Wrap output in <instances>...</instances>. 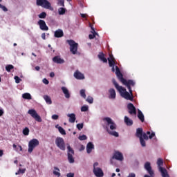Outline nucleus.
<instances>
[{
  "label": "nucleus",
  "mask_w": 177,
  "mask_h": 177,
  "mask_svg": "<svg viewBox=\"0 0 177 177\" xmlns=\"http://www.w3.org/2000/svg\"><path fill=\"white\" fill-rule=\"evenodd\" d=\"M115 74L118 80H120L123 85H126V86L129 89V91L130 92V93H128L126 88H124L122 86L118 85V83L115 82V80L113 79L112 82L115 86V88H116L117 91H119L120 96H122V97H124V99H126V100H133V95L132 94V89L131 88V86H135V82H133V80H127L124 79L122 73H121V71H120V68H118V66H115Z\"/></svg>",
  "instance_id": "nucleus-1"
},
{
  "label": "nucleus",
  "mask_w": 177,
  "mask_h": 177,
  "mask_svg": "<svg viewBox=\"0 0 177 177\" xmlns=\"http://www.w3.org/2000/svg\"><path fill=\"white\" fill-rule=\"evenodd\" d=\"M104 122V127L106 129V131L109 135H112V136H115V138H118V133L115 131L117 129V124L114 122V120L110 118H104L103 119Z\"/></svg>",
  "instance_id": "nucleus-2"
},
{
  "label": "nucleus",
  "mask_w": 177,
  "mask_h": 177,
  "mask_svg": "<svg viewBox=\"0 0 177 177\" xmlns=\"http://www.w3.org/2000/svg\"><path fill=\"white\" fill-rule=\"evenodd\" d=\"M37 146H39V141L37 138H33L30 140L28 142V153H32L34 151V149L35 147H37Z\"/></svg>",
  "instance_id": "nucleus-3"
},
{
  "label": "nucleus",
  "mask_w": 177,
  "mask_h": 177,
  "mask_svg": "<svg viewBox=\"0 0 177 177\" xmlns=\"http://www.w3.org/2000/svg\"><path fill=\"white\" fill-rule=\"evenodd\" d=\"M37 6H41L44 9H49V10H53L50 3L48 0H36Z\"/></svg>",
  "instance_id": "nucleus-4"
},
{
  "label": "nucleus",
  "mask_w": 177,
  "mask_h": 177,
  "mask_svg": "<svg viewBox=\"0 0 177 177\" xmlns=\"http://www.w3.org/2000/svg\"><path fill=\"white\" fill-rule=\"evenodd\" d=\"M93 174L97 177H103L104 176V173H103V170L99 167V162H97L93 164Z\"/></svg>",
  "instance_id": "nucleus-5"
},
{
  "label": "nucleus",
  "mask_w": 177,
  "mask_h": 177,
  "mask_svg": "<svg viewBox=\"0 0 177 177\" xmlns=\"http://www.w3.org/2000/svg\"><path fill=\"white\" fill-rule=\"evenodd\" d=\"M68 44L70 46V50L73 55H77L78 51V44L75 43L73 40H67Z\"/></svg>",
  "instance_id": "nucleus-6"
},
{
  "label": "nucleus",
  "mask_w": 177,
  "mask_h": 177,
  "mask_svg": "<svg viewBox=\"0 0 177 177\" xmlns=\"http://www.w3.org/2000/svg\"><path fill=\"white\" fill-rule=\"evenodd\" d=\"M28 114L31 115L32 118L35 120V121H37V122H42V119L41 118V116L37 113V111L35 109H29L28 111Z\"/></svg>",
  "instance_id": "nucleus-7"
},
{
  "label": "nucleus",
  "mask_w": 177,
  "mask_h": 177,
  "mask_svg": "<svg viewBox=\"0 0 177 177\" xmlns=\"http://www.w3.org/2000/svg\"><path fill=\"white\" fill-rule=\"evenodd\" d=\"M55 145L60 149V150H66V144L64 140L62 138L57 137L55 140Z\"/></svg>",
  "instance_id": "nucleus-8"
},
{
  "label": "nucleus",
  "mask_w": 177,
  "mask_h": 177,
  "mask_svg": "<svg viewBox=\"0 0 177 177\" xmlns=\"http://www.w3.org/2000/svg\"><path fill=\"white\" fill-rule=\"evenodd\" d=\"M67 149H68V160L70 164H74V150H73L72 147H70L69 145H67Z\"/></svg>",
  "instance_id": "nucleus-9"
},
{
  "label": "nucleus",
  "mask_w": 177,
  "mask_h": 177,
  "mask_svg": "<svg viewBox=\"0 0 177 177\" xmlns=\"http://www.w3.org/2000/svg\"><path fill=\"white\" fill-rule=\"evenodd\" d=\"M136 136L137 138H139V139L143 138L145 140H149V136H147L146 133H143V129L142 128L137 129Z\"/></svg>",
  "instance_id": "nucleus-10"
},
{
  "label": "nucleus",
  "mask_w": 177,
  "mask_h": 177,
  "mask_svg": "<svg viewBox=\"0 0 177 177\" xmlns=\"http://www.w3.org/2000/svg\"><path fill=\"white\" fill-rule=\"evenodd\" d=\"M113 160H117L118 161H123L124 160V155H122V153L116 151L114 152L113 156H112V158L111 159V161H113Z\"/></svg>",
  "instance_id": "nucleus-11"
},
{
  "label": "nucleus",
  "mask_w": 177,
  "mask_h": 177,
  "mask_svg": "<svg viewBox=\"0 0 177 177\" xmlns=\"http://www.w3.org/2000/svg\"><path fill=\"white\" fill-rule=\"evenodd\" d=\"M37 24L39 26L40 30H42L43 31H48V30H49V28L46 26L45 21L42 19H39Z\"/></svg>",
  "instance_id": "nucleus-12"
},
{
  "label": "nucleus",
  "mask_w": 177,
  "mask_h": 177,
  "mask_svg": "<svg viewBox=\"0 0 177 177\" xmlns=\"http://www.w3.org/2000/svg\"><path fill=\"white\" fill-rule=\"evenodd\" d=\"M108 62L110 67H112L111 70L113 73H114V71H115V69L114 68V64H115V62L114 61V57L113 56V55H109Z\"/></svg>",
  "instance_id": "nucleus-13"
},
{
  "label": "nucleus",
  "mask_w": 177,
  "mask_h": 177,
  "mask_svg": "<svg viewBox=\"0 0 177 177\" xmlns=\"http://www.w3.org/2000/svg\"><path fill=\"white\" fill-rule=\"evenodd\" d=\"M145 168L146 171H147L148 174H149L150 176H153L154 175V171L151 169V166L149 162H147L145 164Z\"/></svg>",
  "instance_id": "nucleus-14"
},
{
  "label": "nucleus",
  "mask_w": 177,
  "mask_h": 177,
  "mask_svg": "<svg viewBox=\"0 0 177 177\" xmlns=\"http://www.w3.org/2000/svg\"><path fill=\"white\" fill-rule=\"evenodd\" d=\"M127 108L129 109V114H133L134 115H136V108H135V106H133V104L129 103L127 105Z\"/></svg>",
  "instance_id": "nucleus-15"
},
{
  "label": "nucleus",
  "mask_w": 177,
  "mask_h": 177,
  "mask_svg": "<svg viewBox=\"0 0 177 177\" xmlns=\"http://www.w3.org/2000/svg\"><path fill=\"white\" fill-rule=\"evenodd\" d=\"M117 94L115 93V90L114 88H110L109 90V99H111L112 100H115V97Z\"/></svg>",
  "instance_id": "nucleus-16"
},
{
  "label": "nucleus",
  "mask_w": 177,
  "mask_h": 177,
  "mask_svg": "<svg viewBox=\"0 0 177 177\" xmlns=\"http://www.w3.org/2000/svg\"><path fill=\"white\" fill-rule=\"evenodd\" d=\"M61 89H62L66 99H70L71 95H70V91H68V88L67 87L62 86L61 88Z\"/></svg>",
  "instance_id": "nucleus-17"
},
{
  "label": "nucleus",
  "mask_w": 177,
  "mask_h": 177,
  "mask_svg": "<svg viewBox=\"0 0 177 177\" xmlns=\"http://www.w3.org/2000/svg\"><path fill=\"white\" fill-rule=\"evenodd\" d=\"M74 77L76 80H85V76L81 72L77 71L74 73Z\"/></svg>",
  "instance_id": "nucleus-18"
},
{
  "label": "nucleus",
  "mask_w": 177,
  "mask_h": 177,
  "mask_svg": "<svg viewBox=\"0 0 177 177\" xmlns=\"http://www.w3.org/2000/svg\"><path fill=\"white\" fill-rule=\"evenodd\" d=\"M90 27L91 28V34L89 35L88 38L90 39H93V38H95V37H96V35H98L97 33L95 31V28H93V26L90 24Z\"/></svg>",
  "instance_id": "nucleus-19"
},
{
  "label": "nucleus",
  "mask_w": 177,
  "mask_h": 177,
  "mask_svg": "<svg viewBox=\"0 0 177 177\" xmlns=\"http://www.w3.org/2000/svg\"><path fill=\"white\" fill-rule=\"evenodd\" d=\"M95 149V145H93V143L92 142H88L86 146V151L88 154H91L92 153V150Z\"/></svg>",
  "instance_id": "nucleus-20"
},
{
  "label": "nucleus",
  "mask_w": 177,
  "mask_h": 177,
  "mask_svg": "<svg viewBox=\"0 0 177 177\" xmlns=\"http://www.w3.org/2000/svg\"><path fill=\"white\" fill-rule=\"evenodd\" d=\"M159 171L162 175V177H169V174H168V171L164 167H160Z\"/></svg>",
  "instance_id": "nucleus-21"
},
{
  "label": "nucleus",
  "mask_w": 177,
  "mask_h": 177,
  "mask_svg": "<svg viewBox=\"0 0 177 177\" xmlns=\"http://www.w3.org/2000/svg\"><path fill=\"white\" fill-rule=\"evenodd\" d=\"M67 117H68V121L71 124H74L75 122V120H77V118L75 117V115L74 113H68L67 115Z\"/></svg>",
  "instance_id": "nucleus-22"
},
{
  "label": "nucleus",
  "mask_w": 177,
  "mask_h": 177,
  "mask_svg": "<svg viewBox=\"0 0 177 177\" xmlns=\"http://www.w3.org/2000/svg\"><path fill=\"white\" fill-rule=\"evenodd\" d=\"M54 63H57L58 64H63L64 63V59L60 58L59 56H55L53 59Z\"/></svg>",
  "instance_id": "nucleus-23"
},
{
  "label": "nucleus",
  "mask_w": 177,
  "mask_h": 177,
  "mask_svg": "<svg viewBox=\"0 0 177 177\" xmlns=\"http://www.w3.org/2000/svg\"><path fill=\"white\" fill-rule=\"evenodd\" d=\"M64 34L63 33V30L58 29L55 32V38H62Z\"/></svg>",
  "instance_id": "nucleus-24"
},
{
  "label": "nucleus",
  "mask_w": 177,
  "mask_h": 177,
  "mask_svg": "<svg viewBox=\"0 0 177 177\" xmlns=\"http://www.w3.org/2000/svg\"><path fill=\"white\" fill-rule=\"evenodd\" d=\"M98 57L102 62H103V63H107V59L104 57V54H103V53H100L98 55Z\"/></svg>",
  "instance_id": "nucleus-25"
},
{
  "label": "nucleus",
  "mask_w": 177,
  "mask_h": 177,
  "mask_svg": "<svg viewBox=\"0 0 177 177\" xmlns=\"http://www.w3.org/2000/svg\"><path fill=\"white\" fill-rule=\"evenodd\" d=\"M124 122L128 126H131L132 125V124H133V122L132 121V120L129 119V118H128L127 116L124 117Z\"/></svg>",
  "instance_id": "nucleus-26"
},
{
  "label": "nucleus",
  "mask_w": 177,
  "mask_h": 177,
  "mask_svg": "<svg viewBox=\"0 0 177 177\" xmlns=\"http://www.w3.org/2000/svg\"><path fill=\"white\" fill-rule=\"evenodd\" d=\"M53 174L55 175V176H60V169L57 167H54V170H53Z\"/></svg>",
  "instance_id": "nucleus-27"
},
{
  "label": "nucleus",
  "mask_w": 177,
  "mask_h": 177,
  "mask_svg": "<svg viewBox=\"0 0 177 177\" xmlns=\"http://www.w3.org/2000/svg\"><path fill=\"white\" fill-rule=\"evenodd\" d=\"M138 117L142 122L145 121V115H143V113H142V111L138 110Z\"/></svg>",
  "instance_id": "nucleus-28"
},
{
  "label": "nucleus",
  "mask_w": 177,
  "mask_h": 177,
  "mask_svg": "<svg viewBox=\"0 0 177 177\" xmlns=\"http://www.w3.org/2000/svg\"><path fill=\"white\" fill-rule=\"evenodd\" d=\"M44 99L47 104H52V100L49 95H44Z\"/></svg>",
  "instance_id": "nucleus-29"
},
{
  "label": "nucleus",
  "mask_w": 177,
  "mask_h": 177,
  "mask_svg": "<svg viewBox=\"0 0 177 177\" xmlns=\"http://www.w3.org/2000/svg\"><path fill=\"white\" fill-rule=\"evenodd\" d=\"M22 97L23 99H26L27 100H31L32 97H31V94L28 93H25L22 95Z\"/></svg>",
  "instance_id": "nucleus-30"
},
{
  "label": "nucleus",
  "mask_w": 177,
  "mask_h": 177,
  "mask_svg": "<svg viewBox=\"0 0 177 177\" xmlns=\"http://www.w3.org/2000/svg\"><path fill=\"white\" fill-rule=\"evenodd\" d=\"M163 164H164V161L162 160V159L158 158L157 161V165L158 167V169H160V168H162Z\"/></svg>",
  "instance_id": "nucleus-31"
},
{
  "label": "nucleus",
  "mask_w": 177,
  "mask_h": 177,
  "mask_svg": "<svg viewBox=\"0 0 177 177\" xmlns=\"http://www.w3.org/2000/svg\"><path fill=\"white\" fill-rule=\"evenodd\" d=\"M85 89H81L80 91V96L83 97V99H86V94H85Z\"/></svg>",
  "instance_id": "nucleus-32"
},
{
  "label": "nucleus",
  "mask_w": 177,
  "mask_h": 177,
  "mask_svg": "<svg viewBox=\"0 0 177 177\" xmlns=\"http://www.w3.org/2000/svg\"><path fill=\"white\" fill-rule=\"evenodd\" d=\"M58 13L60 15H64V13H66V8H59L58 9Z\"/></svg>",
  "instance_id": "nucleus-33"
},
{
  "label": "nucleus",
  "mask_w": 177,
  "mask_h": 177,
  "mask_svg": "<svg viewBox=\"0 0 177 177\" xmlns=\"http://www.w3.org/2000/svg\"><path fill=\"white\" fill-rule=\"evenodd\" d=\"M23 134L25 135V136H28V135L30 134V129L28 127H26L23 130Z\"/></svg>",
  "instance_id": "nucleus-34"
},
{
  "label": "nucleus",
  "mask_w": 177,
  "mask_h": 177,
  "mask_svg": "<svg viewBox=\"0 0 177 177\" xmlns=\"http://www.w3.org/2000/svg\"><path fill=\"white\" fill-rule=\"evenodd\" d=\"M86 101H87L90 104H92V103H93V97H92V96H88Z\"/></svg>",
  "instance_id": "nucleus-35"
},
{
  "label": "nucleus",
  "mask_w": 177,
  "mask_h": 177,
  "mask_svg": "<svg viewBox=\"0 0 177 177\" xmlns=\"http://www.w3.org/2000/svg\"><path fill=\"white\" fill-rule=\"evenodd\" d=\"M88 110H89V106L88 105H84L81 108V111H83V112L88 111Z\"/></svg>",
  "instance_id": "nucleus-36"
},
{
  "label": "nucleus",
  "mask_w": 177,
  "mask_h": 177,
  "mask_svg": "<svg viewBox=\"0 0 177 177\" xmlns=\"http://www.w3.org/2000/svg\"><path fill=\"white\" fill-rule=\"evenodd\" d=\"M13 68H14L13 65H8L7 66H6V70L8 73H10V70H13Z\"/></svg>",
  "instance_id": "nucleus-37"
},
{
  "label": "nucleus",
  "mask_w": 177,
  "mask_h": 177,
  "mask_svg": "<svg viewBox=\"0 0 177 177\" xmlns=\"http://www.w3.org/2000/svg\"><path fill=\"white\" fill-rule=\"evenodd\" d=\"M140 145L142 146V147H146V141H145V140H143V137L140 138Z\"/></svg>",
  "instance_id": "nucleus-38"
},
{
  "label": "nucleus",
  "mask_w": 177,
  "mask_h": 177,
  "mask_svg": "<svg viewBox=\"0 0 177 177\" xmlns=\"http://www.w3.org/2000/svg\"><path fill=\"white\" fill-rule=\"evenodd\" d=\"M150 133H151L150 131L147 132V135H149V138L150 139H153V138H154V136H156V133L154 132H152L151 134H150Z\"/></svg>",
  "instance_id": "nucleus-39"
},
{
  "label": "nucleus",
  "mask_w": 177,
  "mask_h": 177,
  "mask_svg": "<svg viewBox=\"0 0 177 177\" xmlns=\"http://www.w3.org/2000/svg\"><path fill=\"white\" fill-rule=\"evenodd\" d=\"M45 17H46V12H43L39 15V19H45Z\"/></svg>",
  "instance_id": "nucleus-40"
},
{
  "label": "nucleus",
  "mask_w": 177,
  "mask_h": 177,
  "mask_svg": "<svg viewBox=\"0 0 177 177\" xmlns=\"http://www.w3.org/2000/svg\"><path fill=\"white\" fill-rule=\"evenodd\" d=\"M58 131L62 135H66V131L62 127H59Z\"/></svg>",
  "instance_id": "nucleus-41"
},
{
  "label": "nucleus",
  "mask_w": 177,
  "mask_h": 177,
  "mask_svg": "<svg viewBox=\"0 0 177 177\" xmlns=\"http://www.w3.org/2000/svg\"><path fill=\"white\" fill-rule=\"evenodd\" d=\"M14 80H15L16 84H20V82L21 81V79L18 76H15Z\"/></svg>",
  "instance_id": "nucleus-42"
},
{
  "label": "nucleus",
  "mask_w": 177,
  "mask_h": 177,
  "mask_svg": "<svg viewBox=\"0 0 177 177\" xmlns=\"http://www.w3.org/2000/svg\"><path fill=\"white\" fill-rule=\"evenodd\" d=\"M59 6H64V0H57Z\"/></svg>",
  "instance_id": "nucleus-43"
},
{
  "label": "nucleus",
  "mask_w": 177,
  "mask_h": 177,
  "mask_svg": "<svg viewBox=\"0 0 177 177\" xmlns=\"http://www.w3.org/2000/svg\"><path fill=\"white\" fill-rule=\"evenodd\" d=\"M77 129H79V131H81V129H82V128H84V124L83 123L77 124Z\"/></svg>",
  "instance_id": "nucleus-44"
},
{
  "label": "nucleus",
  "mask_w": 177,
  "mask_h": 177,
  "mask_svg": "<svg viewBox=\"0 0 177 177\" xmlns=\"http://www.w3.org/2000/svg\"><path fill=\"white\" fill-rule=\"evenodd\" d=\"M79 139L80 140H86L87 138H86V136L82 135L79 136Z\"/></svg>",
  "instance_id": "nucleus-45"
},
{
  "label": "nucleus",
  "mask_w": 177,
  "mask_h": 177,
  "mask_svg": "<svg viewBox=\"0 0 177 177\" xmlns=\"http://www.w3.org/2000/svg\"><path fill=\"white\" fill-rule=\"evenodd\" d=\"M15 151H23V147H21V145H18L17 149H15Z\"/></svg>",
  "instance_id": "nucleus-46"
},
{
  "label": "nucleus",
  "mask_w": 177,
  "mask_h": 177,
  "mask_svg": "<svg viewBox=\"0 0 177 177\" xmlns=\"http://www.w3.org/2000/svg\"><path fill=\"white\" fill-rule=\"evenodd\" d=\"M0 9H2L3 12H8V8H6L4 6H2L1 4H0Z\"/></svg>",
  "instance_id": "nucleus-47"
},
{
  "label": "nucleus",
  "mask_w": 177,
  "mask_h": 177,
  "mask_svg": "<svg viewBox=\"0 0 177 177\" xmlns=\"http://www.w3.org/2000/svg\"><path fill=\"white\" fill-rule=\"evenodd\" d=\"M127 177H136V174L135 173H129Z\"/></svg>",
  "instance_id": "nucleus-48"
},
{
  "label": "nucleus",
  "mask_w": 177,
  "mask_h": 177,
  "mask_svg": "<svg viewBox=\"0 0 177 177\" xmlns=\"http://www.w3.org/2000/svg\"><path fill=\"white\" fill-rule=\"evenodd\" d=\"M43 84H45V85H48V84H49V81L44 78L43 79Z\"/></svg>",
  "instance_id": "nucleus-49"
},
{
  "label": "nucleus",
  "mask_w": 177,
  "mask_h": 177,
  "mask_svg": "<svg viewBox=\"0 0 177 177\" xmlns=\"http://www.w3.org/2000/svg\"><path fill=\"white\" fill-rule=\"evenodd\" d=\"M52 119L53 120H58L59 119V115H52Z\"/></svg>",
  "instance_id": "nucleus-50"
},
{
  "label": "nucleus",
  "mask_w": 177,
  "mask_h": 177,
  "mask_svg": "<svg viewBox=\"0 0 177 177\" xmlns=\"http://www.w3.org/2000/svg\"><path fill=\"white\" fill-rule=\"evenodd\" d=\"M19 171L20 174H24V172H26V169H19Z\"/></svg>",
  "instance_id": "nucleus-51"
},
{
  "label": "nucleus",
  "mask_w": 177,
  "mask_h": 177,
  "mask_svg": "<svg viewBox=\"0 0 177 177\" xmlns=\"http://www.w3.org/2000/svg\"><path fill=\"white\" fill-rule=\"evenodd\" d=\"M67 177H74V174L73 173H68L66 175Z\"/></svg>",
  "instance_id": "nucleus-52"
},
{
  "label": "nucleus",
  "mask_w": 177,
  "mask_h": 177,
  "mask_svg": "<svg viewBox=\"0 0 177 177\" xmlns=\"http://www.w3.org/2000/svg\"><path fill=\"white\" fill-rule=\"evenodd\" d=\"M46 35H45V33H42V34H41V38H42V39H46Z\"/></svg>",
  "instance_id": "nucleus-53"
},
{
  "label": "nucleus",
  "mask_w": 177,
  "mask_h": 177,
  "mask_svg": "<svg viewBox=\"0 0 177 177\" xmlns=\"http://www.w3.org/2000/svg\"><path fill=\"white\" fill-rule=\"evenodd\" d=\"M50 77H51V78H53V77H55V73L51 72V73H50Z\"/></svg>",
  "instance_id": "nucleus-54"
},
{
  "label": "nucleus",
  "mask_w": 177,
  "mask_h": 177,
  "mask_svg": "<svg viewBox=\"0 0 177 177\" xmlns=\"http://www.w3.org/2000/svg\"><path fill=\"white\" fill-rule=\"evenodd\" d=\"M35 68L36 71H39V70H41V68L39 66H36Z\"/></svg>",
  "instance_id": "nucleus-55"
},
{
  "label": "nucleus",
  "mask_w": 177,
  "mask_h": 177,
  "mask_svg": "<svg viewBox=\"0 0 177 177\" xmlns=\"http://www.w3.org/2000/svg\"><path fill=\"white\" fill-rule=\"evenodd\" d=\"M3 115V111L0 109V117H2Z\"/></svg>",
  "instance_id": "nucleus-56"
},
{
  "label": "nucleus",
  "mask_w": 177,
  "mask_h": 177,
  "mask_svg": "<svg viewBox=\"0 0 177 177\" xmlns=\"http://www.w3.org/2000/svg\"><path fill=\"white\" fill-rule=\"evenodd\" d=\"M3 156V151L0 150V157H2Z\"/></svg>",
  "instance_id": "nucleus-57"
},
{
  "label": "nucleus",
  "mask_w": 177,
  "mask_h": 177,
  "mask_svg": "<svg viewBox=\"0 0 177 177\" xmlns=\"http://www.w3.org/2000/svg\"><path fill=\"white\" fill-rule=\"evenodd\" d=\"M12 147H13V149H15V150H16V149H17V145H16V144H14L12 145Z\"/></svg>",
  "instance_id": "nucleus-58"
},
{
  "label": "nucleus",
  "mask_w": 177,
  "mask_h": 177,
  "mask_svg": "<svg viewBox=\"0 0 177 177\" xmlns=\"http://www.w3.org/2000/svg\"><path fill=\"white\" fill-rule=\"evenodd\" d=\"M81 17L85 19V17H86V14H81Z\"/></svg>",
  "instance_id": "nucleus-59"
},
{
  "label": "nucleus",
  "mask_w": 177,
  "mask_h": 177,
  "mask_svg": "<svg viewBox=\"0 0 177 177\" xmlns=\"http://www.w3.org/2000/svg\"><path fill=\"white\" fill-rule=\"evenodd\" d=\"M55 128H57V129L59 130V128H62V127L59 126V124H57V125L55 126Z\"/></svg>",
  "instance_id": "nucleus-60"
},
{
  "label": "nucleus",
  "mask_w": 177,
  "mask_h": 177,
  "mask_svg": "<svg viewBox=\"0 0 177 177\" xmlns=\"http://www.w3.org/2000/svg\"><path fill=\"white\" fill-rule=\"evenodd\" d=\"M15 175H20V171H19V170L17 172L15 173Z\"/></svg>",
  "instance_id": "nucleus-61"
},
{
  "label": "nucleus",
  "mask_w": 177,
  "mask_h": 177,
  "mask_svg": "<svg viewBox=\"0 0 177 177\" xmlns=\"http://www.w3.org/2000/svg\"><path fill=\"white\" fill-rule=\"evenodd\" d=\"M144 177H153V176H150L149 175H145Z\"/></svg>",
  "instance_id": "nucleus-62"
},
{
  "label": "nucleus",
  "mask_w": 177,
  "mask_h": 177,
  "mask_svg": "<svg viewBox=\"0 0 177 177\" xmlns=\"http://www.w3.org/2000/svg\"><path fill=\"white\" fill-rule=\"evenodd\" d=\"M115 176V173L112 174V177Z\"/></svg>",
  "instance_id": "nucleus-63"
},
{
  "label": "nucleus",
  "mask_w": 177,
  "mask_h": 177,
  "mask_svg": "<svg viewBox=\"0 0 177 177\" xmlns=\"http://www.w3.org/2000/svg\"><path fill=\"white\" fill-rule=\"evenodd\" d=\"M116 172H120V169H116Z\"/></svg>",
  "instance_id": "nucleus-64"
}]
</instances>
